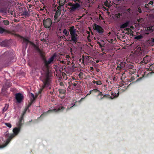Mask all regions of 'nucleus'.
<instances>
[{
    "instance_id": "a18cd8bd",
    "label": "nucleus",
    "mask_w": 154,
    "mask_h": 154,
    "mask_svg": "<svg viewBox=\"0 0 154 154\" xmlns=\"http://www.w3.org/2000/svg\"><path fill=\"white\" fill-rule=\"evenodd\" d=\"M82 75H83V73L82 72H80L79 73V77L80 78H82L83 77Z\"/></svg>"
},
{
    "instance_id": "0eeeda50",
    "label": "nucleus",
    "mask_w": 154,
    "mask_h": 154,
    "mask_svg": "<svg viewBox=\"0 0 154 154\" xmlns=\"http://www.w3.org/2000/svg\"><path fill=\"white\" fill-rule=\"evenodd\" d=\"M93 28L94 30L96 31L100 35H102L104 32V29L96 23L94 24Z\"/></svg>"
},
{
    "instance_id": "39448f33",
    "label": "nucleus",
    "mask_w": 154,
    "mask_h": 154,
    "mask_svg": "<svg viewBox=\"0 0 154 154\" xmlns=\"http://www.w3.org/2000/svg\"><path fill=\"white\" fill-rule=\"evenodd\" d=\"M65 109V108L63 106H60L59 107H58L57 109H53L50 110H49L47 112H44V113H43L41 115L40 117H42L46 115L47 114L48 112H61L63 111Z\"/></svg>"
},
{
    "instance_id": "4d7b16f0",
    "label": "nucleus",
    "mask_w": 154,
    "mask_h": 154,
    "mask_svg": "<svg viewBox=\"0 0 154 154\" xmlns=\"http://www.w3.org/2000/svg\"><path fill=\"white\" fill-rule=\"evenodd\" d=\"M69 57H69V55H66V58L69 59Z\"/></svg>"
},
{
    "instance_id": "338daca9",
    "label": "nucleus",
    "mask_w": 154,
    "mask_h": 154,
    "mask_svg": "<svg viewBox=\"0 0 154 154\" xmlns=\"http://www.w3.org/2000/svg\"><path fill=\"white\" fill-rule=\"evenodd\" d=\"M101 49L102 51H103L104 50V49L103 48H101Z\"/></svg>"
},
{
    "instance_id": "e2e57ef3",
    "label": "nucleus",
    "mask_w": 154,
    "mask_h": 154,
    "mask_svg": "<svg viewBox=\"0 0 154 154\" xmlns=\"http://www.w3.org/2000/svg\"><path fill=\"white\" fill-rule=\"evenodd\" d=\"M0 11L2 13H3V12H4V11L3 10H1Z\"/></svg>"
},
{
    "instance_id": "a878e982",
    "label": "nucleus",
    "mask_w": 154,
    "mask_h": 154,
    "mask_svg": "<svg viewBox=\"0 0 154 154\" xmlns=\"http://www.w3.org/2000/svg\"><path fill=\"white\" fill-rule=\"evenodd\" d=\"M38 52L39 53V54L41 57H42L43 58H45V56L44 54V53L43 52V51H42L41 50Z\"/></svg>"
},
{
    "instance_id": "6ab92c4d",
    "label": "nucleus",
    "mask_w": 154,
    "mask_h": 154,
    "mask_svg": "<svg viewBox=\"0 0 154 154\" xmlns=\"http://www.w3.org/2000/svg\"><path fill=\"white\" fill-rule=\"evenodd\" d=\"M111 96L109 94H104L102 97H101L100 99V100H101L103 99L104 98H110Z\"/></svg>"
},
{
    "instance_id": "58836bf2",
    "label": "nucleus",
    "mask_w": 154,
    "mask_h": 154,
    "mask_svg": "<svg viewBox=\"0 0 154 154\" xmlns=\"http://www.w3.org/2000/svg\"><path fill=\"white\" fill-rule=\"evenodd\" d=\"M75 1L76 2L75 3H78L79 4H82V2L81 1V0H75Z\"/></svg>"
},
{
    "instance_id": "79ce46f5",
    "label": "nucleus",
    "mask_w": 154,
    "mask_h": 154,
    "mask_svg": "<svg viewBox=\"0 0 154 154\" xmlns=\"http://www.w3.org/2000/svg\"><path fill=\"white\" fill-rule=\"evenodd\" d=\"M33 100H31V102L30 103H29V104L28 105L27 108H28L32 104V103H33Z\"/></svg>"
},
{
    "instance_id": "a19ab883",
    "label": "nucleus",
    "mask_w": 154,
    "mask_h": 154,
    "mask_svg": "<svg viewBox=\"0 0 154 154\" xmlns=\"http://www.w3.org/2000/svg\"><path fill=\"white\" fill-rule=\"evenodd\" d=\"M92 91H93V92H94L95 93H96L97 92H99L100 91L99 90L97 89H94L93 90H92Z\"/></svg>"
},
{
    "instance_id": "ddd939ff",
    "label": "nucleus",
    "mask_w": 154,
    "mask_h": 154,
    "mask_svg": "<svg viewBox=\"0 0 154 154\" xmlns=\"http://www.w3.org/2000/svg\"><path fill=\"white\" fill-rule=\"evenodd\" d=\"M129 23L130 21H126L125 23L122 24L120 26V28L121 29H123L126 28L128 26Z\"/></svg>"
},
{
    "instance_id": "e433bc0d",
    "label": "nucleus",
    "mask_w": 154,
    "mask_h": 154,
    "mask_svg": "<svg viewBox=\"0 0 154 154\" xmlns=\"http://www.w3.org/2000/svg\"><path fill=\"white\" fill-rule=\"evenodd\" d=\"M98 93H99L97 96V97L100 96H101V97H102V96H103V94L102 92L100 91V92H99Z\"/></svg>"
},
{
    "instance_id": "680f3d73",
    "label": "nucleus",
    "mask_w": 154,
    "mask_h": 154,
    "mask_svg": "<svg viewBox=\"0 0 154 154\" xmlns=\"http://www.w3.org/2000/svg\"><path fill=\"white\" fill-rule=\"evenodd\" d=\"M118 2L123 1L124 0H116Z\"/></svg>"
},
{
    "instance_id": "4be33fe9",
    "label": "nucleus",
    "mask_w": 154,
    "mask_h": 154,
    "mask_svg": "<svg viewBox=\"0 0 154 154\" xmlns=\"http://www.w3.org/2000/svg\"><path fill=\"white\" fill-rule=\"evenodd\" d=\"M111 94L114 97H118L119 95V93L118 92L117 94H116L115 93H113L112 92H111Z\"/></svg>"
},
{
    "instance_id": "3c124183",
    "label": "nucleus",
    "mask_w": 154,
    "mask_h": 154,
    "mask_svg": "<svg viewBox=\"0 0 154 154\" xmlns=\"http://www.w3.org/2000/svg\"><path fill=\"white\" fill-rule=\"evenodd\" d=\"M130 30H131V29L130 28H126V29H125V30L127 31H128L129 32H130Z\"/></svg>"
},
{
    "instance_id": "4468645a",
    "label": "nucleus",
    "mask_w": 154,
    "mask_h": 154,
    "mask_svg": "<svg viewBox=\"0 0 154 154\" xmlns=\"http://www.w3.org/2000/svg\"><path fill=\"white\" fill-rule=\"evenodd\" d=\"M150 59V57L148 55H146L143 59L144 62L146 64L149 61Z\"/></svg>"
},
{
    "instance_id": "f704fd0d",
    "label": "nucleus",
    "mask_w": 154,
    "mask_h": 154,
    "mask_svg": "<svg viewBox=\"0 0 154 154\" xmlns=\"http://www.w3.org/2000/svg\"><path fill=\"white\" fill-rule=\"evenodd\" d=\"M97 44H98L99 46H100V48H102V47H104V45H102L99 42H97Z\"/></svg>"
},
{
    "instance_id": "37998d69",
    "label": "nucleus",
    "mask_w": 154,
    "mask_h": 154,
    "mask_svg": "<svg viewBox=\"0 0 154 154\" xmlns=\"http://www.w3.org/2000/svg\"><path fill=\"white\" fill-rule=\"evenodd\" d=\"M50 93L51 95H54V94L55 92L54 91V89H53L52 91H50Z\"/></svg>"
},
{
    "instance_id": "13d9d810",
    "label": "nucleus",
    "mask_w": 154,
    "mask_h": 154,
    "mask_svg": "<svg viewBox=\"0 0 154 154\" xmlns=\"http://www.w3.org/2000/svg\"><path fill=\"white\" fill-rule=\"evenodd\" d=\"M77 85V84H76V83H73V86H75H75H76Z\"/></svg>"
},
{
    "instance_id": "774afa93",
    "label": "nucleus",
    "mask_w": 154,
    "mask_h": 154,
    "mask_svg": "<svg viewBox=\"0 0 154 154\" xmlns=\"http://www.w3.org/2000/svg\"><path fill=\"white\" fill-rule=\"evenodd\" d=\"M72 57H74V54H72Z\"/></svg>"
},
{
    "instance_id": "72a5a7b5",
    "label": "nucleus",
    "mask_w": 154,
    "mask_h": 154,
    "mask_svg": "<svg viewBox=\"0 0 154 154\" xmlns=\"http://www.w3.org/2000/svg\"><path fill=\"white\" fill-rule=\"evenodd\" d=\"M30 96L31 97H32L33 98V100H32L33 101L35 99V97L34 96V95L32 93H31L30 94Z\"/></svg>"
},
{
    "instance_id": "2f4dec72",
    "label": "nucleus",
    "mask_w": 154,
    "mask_h": 154,
    "mask_svg": "<svg viewBox=\"0 0 154 154\" xmlns=\"http://www.w3.org/2000/svg\"><path fill=\"white\" fill-rule=\"evenodd\" d=\"M6 30L0 27V33H3L4 32L6 31Z\"/></svg>"
},
{
    "instance_id": "412c9836",
    "label": "nucleus",
    "mask_w": 154,
    "mask_h": 154,
    "mask_svg": "<svg viewBox=\"0 0 154 154\" xmlns=\"http://www.w3.org/2000/svg\"><path fill=\"white\" fill-rule=\"evenodd\" d=\"M32 45H33L34 46V48L36 50L38 51V52H39L41 50L38 46H37L36 45H35L33 43H32Z\"/></svg>"
},
{
    "instance_id": "0e129e2a",
    "label": "nucleus",
    "mask_w": 154,
    "mask_h": 154,
    "mask_svg": "<svg viewBox=\"0 0 154 154\" xmlns=\"http://www.w3.org/2000/svg\"><path fill=\"white\" fill-rule=\"evenodd\" d=\"M93 92V91H92H92H90V92H89V93L88 94H91V92Z\"/></svg>"
},
{
    "instance_id": "9d476101",
    "label": "nucleus",
    "mask_w": 154,
    "mask_h": 154,
    "mask_svg": "<svg viewBox=\"0 0 154 154\" xmlns=\"http://www.w3.org/2000/svg\"><path fill=\"white\" fill-rule=\"evenodd\" d=\"M129 70V73L130 74H133L135 72V70L134 69V66L133 65V64H131L128 65L127 66Z\"/></svg>"
},
{
    "instance_id": "2eb2a0df",
    "label": "nucleus",
    "mask_w": 154,
    "mask_h": 154,
    "mask_svg": "<svg viewBox=\"0 0 154 154\" xmlns=\"http://www.w3.org/2000/svg\"><path fill=\"white\" fill-rule=\"evenodd\" d=\"M125 14H127L128 15L130 16L132 14V12L131 11V9L129 8L127 9L125 11Z\"/></svg>"
},
{
    "instance_id": "5701e85b",
    "label": "nucleus",
    "mask_w": 154,
    "mask_h": 154,
    "mask_svg": "<svg viewBox=\"0 0 154 154\" xmlns=\"http://www.w3.org/2000/svg\"><path fill=\"white\" fill-rule=\"evenodd\" d=\"M66 0H59V4L60 6H63L64 2H65Z\"/></svg>"
},
{
    "instance_id": "a211bd4d",
    "label": "nucleus",
    "mask_w": 154,
    "mask_h": 154,
    "mask_svg": "<svg viewBox=\"0 0 154 154\" xmlns=\"http://www.w3.org/2000/svg\"><path fill=\"white\" fill-rule=\"evenodd\" d=\"M23 116L21 117L20 118V120L18 122V124L17 126H20V127H21L22 125H23V123H22V121H23Z\"/></svg>"
},
{
    "instance_id": "b1692460",
    "label": "nucleus",
    "mask_w": 154,
    "mask_h": 154,
    "mask_svg": "<svg viewBox=\"0 0 154 154\" xmlns=\"http://www.w3.org/2000/svg\"><path fill=\"white\" fill-rule=\"evenodd\" d=\"M63 32L65 35L66 36H68L69 34V32H67L66 29H65L63 31Z\"/></svg>"
},
{
    "instance_id": "052dcab7",
    "label": "nucleus",
    "mask_w": 154,
    "mask_h": 154,
    "mask_svg": "<svg viewBox=\"0 0 154 154\" xmlns=\"http://www.w3.org/2000/svg\"><path fill=\"white\" fill-rule=\"evenodd\" d=\"M90 69L91 70H94V68H93V67H91L90 68Z\"/></svg>"
},
{
    "instance_id": "7c9ffc66",
    "label": "nucleus",
    "mask_w": 154,
    "mask_h": 154,
    "mask_svg": "<svg viewBox=\"0 0 154 154\" xmlns=\"http://www.w3.org/2000/svg\"><path fill=\"white\" fill-rule=\"evenodd\" d=\"M29 14L27 11H24L22 13V15L26 17Z\"/></svg>"
},
{
    "instance_id": "de8ad7c7",
    "label": "nucleus",
    "mask_w": 154,
    "mask_h": 154,
    "mask_svg": "<svg viewBox=\"0 0 154 154\" xmlns=\"http://www.w3.org/2000/svg\"><path fill=\"white\" fill-rule=\"evenodd\" d=\"M129 32V34H130V35H133V33H134V32L131 30H130V31Z\"/></svg>"
},
{
    "instance_id": "1a4fd4ad",
    "label": "nucleus",
    "mask_w": 154,
    "mask_h": 154,
    "mask_svg": "<svg viewBox=\"0 0 154 154\" xmlns=\"http://www.w3.org/2000/svg\"><path fill=\"white\" fill-rule=\"evenodd\" d=\"M57 10L55 15L54 16V20L56 22H58L59 20L57 18L60 16L61 12V6H58L57 7Z\"/></svg>"
},
{
    "instance_id": "423d86ee",
    "label": "nucleus",
    "mask_w": 154,
    "mask_h": 154,
    "mask_svg": "<svg viewBox=\"0 0 154 154\" xmlns=\"http://www.w3.org/2000/svg\"><path fill=\"white\" fill-rule=\"evenodd\" d=\"M154 2L153 0L150 1L148 4H146L144 7L142 8L143 10L146 12H147L150 10L153 7H154Z\"/></svg>"
},
{
    "instance_id": "aec40b11",
    "label": "nucleus",
    "mask_w": 154,
    "mask_h": 154,
    "mask_svg": "<svg viewBox=\"0 0 154 154\" xmlns=\"http://www.w3.org/2000/svg\"><path fill=\"white\" fill-rule=\"evenodd\" d=\"M55 57V56L54 55L52 56L50 58L48 59V61L51 63L54 61Z\"/></svg>"
},
{
    "instance_id": "bf43d9fd",
    "label": "nucleus",
    "mask_w": 154,
    "mask_h": 154,
    "mask_svg": "<svg viewBox=\"0 0 154 154\" xmlns=\"http://www.w3.org/2000/svg\"><path fill=\"white\" fill-rule=\"evenodd\" d=\"M134 79L133 77H131V81H133Z\"/></svg>"
},
{
    "instance_id": "8fccbe9b",
    "label": "nucleus",
    "mask_w": 154,
    "mask_h": 154,
    "mask_svg": "<svg viewBox=\"0 0 154 154\" xmlns=\"http://www.w3.org/2000/svg\"><path fill=\"white\" fill-rule=\"evenodd\" d=\"M82 59V61H84V55H82V59Z\"/></svg>"
},
{
    "instance_id": "49530a36",
    "label": "nucleus",
    "mask_w": 154,
    "mask_h": 154,
    "mask_svg": "<svg viewBox=\"0 0 154 154\" xmlns=\"http://www.w3.org/2000/svg\"><path fill=\"white\" fill-rule=\"evenodd\" d=\"M72 82L71 81H70L69 82H68V84H69V86H68V88L70 89V87H71V83Z\"/></svg>"
},
{
    "instance_id": "c9c22d12",
    "label": "nucleus",
    "mask_w": 154,
    "mask_h": 154,
    "mask_svg": "<svg viewBox=\"0 0 154 154\" xmlns=\"http://www.w3.org/2000/svg\"><path fill=\"white\" fill-rule=\"evenodd\" d=\"M5 125L9 128H11V125L9 123H5Z\"/></svg>"
},
{
    "instance_id": "c85d7f7f",
    "label": "nucleus",
    "mask_w": 154,
    "mask_h": 154,
    "mask_svg": "<svg viewBox=\"0 0 154 154\" xmlns=\"http://www.w3.org/2000/svg\"><path fill=\"white\" fill-rule=\"evenodd\" d=\"M3 23L5 25H8L9 24V21L7 20H4L3 21Z\"/></svg>"
},
{
    "instance_id": "864d4df0",
    "label": "nucleus",
    "mask_w": 154,
    "mask_h": 154,
    "mask_svg": "<svg viewBox=\"0 0 154 154\" xmlns=\"http://www.w3.org/2000/svg\"><path fill=\"white\" fill-rule=\"evenodd\" d=\"M60 62L61 63H63V64H65V62L63 60H62L60 61Z\"/></svg>"
},
{
    "instance_id": "4c0bfd02",
    "label": "nucleus",
    "mask_w": 154,
    "mask_h": 154,
    "mask_svg": "<svg viewBox=\"0 0 154 154\" xmlns=\"http://www.w3.org/2000/svg\"><path fill=\"white\" fill-rule=\"evenodd\" d=\"M147 30L149 31L152 32V29L151 26L147 27Z\"/></svg>"
},
{
    "instance_id": "473e14b6",
    "label": "nucleus",
    "mask_w": 154,
    "mask_h": 154,
    "mask_svg": "<svg viewBox=\"0 0 154 154\" xmlns=\"http://www.w3.org/2000/svg\"><path fill=\"white\" fill-rule=\"evenodd\" d=\"M59 97H60L61 99H64L65 97V95L59 94Z\"/></svg>"
},
{
    "instance_id": "6e6552de",
    "label": "nucleus",
    "mask_w": 154,
    "mask_h": 154,
    "mask_svg": "<svg viewBox=\"0 0 154 154\" xmlns=\"http://www.w3.org/2000/svg\"><path fill=\"white\" fill-rule=\"evenodd\" d=\"M68 5L71 7L70 9L72 11H75L76 10H78L81 6L78 3L73 4L71 2H69Z\"/></svg>"
},
{
    "instance_id": "f257e3e1",
    "label": "nucleus",
    "mask_w": 154,
    "mask_h": 154,
    "mask_svg": "<svg viewBox=\"0 0 154 154\" xmlns=\"http://www.w3.org/2000/svg\"><path fill=\"white\" fill-rule=\"evenodd\" d=\"M52 76L51 74L48 71L41 77V80L43 82V85L42 87L38 92L39 94H41L44 89H51V77Z\"/></svg>"
},
{
    "instance_id": "c03bdc74",
    "label": "nucleus",
    "mask_w": 154,
    "mask_h": 154,
    "mask_svg": "<svg viewBox=\"0 0 154 154\" xmlns=\"http://www.w3.org/2000/svg\"><path fill=\"white\" fill-rule=\"evenodd\" d=\"M137 11L139 12L140 13H141L142 12V11L140 7H139L138 8V9L137 10Z\"/></svg>"
},
{
    "instance_id": "603ef678",
    "label": "nucleus",
    "mask_w": 154,
    "mask_h": 154,
    "mask_svg": "<svg viewBox=\"0 0 154 154\" xmlns=\"http://www.w3.org/2000/svg\"><path fill=\"white\" fill-rule=\"evenodd\" d=\"M152 29V32L154 30V26H151Z\"/></svg>"
},
{
    "instance_id": "ea45409f",
    "label": "nucleus",
    "mask_w": 154,
    "mask_h": 154,
    "mask_svg": "<svg viewBox=\"0 0 154 154\" xmlns=\"http://www.w3.org/2000/svg\"><path fill=\"white\" fill-rule=\"evenodd\" d=\"M96 84L97 85H101L102 84L100 80L97 81H96Z\"/></svg>"
},
{
    "instance_id": "dca6fc26",
    "label": "nucleus",
    "mask_w": 154,
    "mask_h": 154,
    "mask_svg": "<svg viewBox=\"0 0 154 154\" xmlns=\"http://www.w3.org/2000/svg\"><path fill=\"white\" fill-rule=\"evenodd\" d=\"M44 63L45 66L48 68L49 67V65L51 63L45 58L44 59Z\"/></svg>"
},
{
    "instance_id": "69168bd1",
    "label": "nucleus",
    "mask_w": 154,
    "mask_h": 154,
    "mask_svg": "<svg viewBox=\"0 0 154 154\" xmlns=\"http://www.w3.org/2000/svg\"><path fill=\"white\" fill-rule=\"evenodd\" d=\"M130 28L132 29H134V27L133 26H131L130 27Z\"/></svg>"
},
{
    "instance_id": "bb28decb",
    "label": "nucleus",
    "mask_w": 154,
    "mask_h": 154,
    "mask_svg": "<svg viewBox=\"0 0 154 154\" xmlns=\"http://www.w3.org/2000/svg\"><path fill=\"white\" fill-rule=\"evenodd\" d=\"M9 105L7 104H6L5 107L3 109V111L4 112L6 111L8 108Z\"/></svg>"
},
{
    "instance_id": "cd10ccee",
    "label": "nucleus",
    "mask_w": 154,
    "mask_h": 154,
    "mask_svg": "<svg viewBox=\"0 0 154 154\" xmlns=\"http://www.w3.org/2000/svg\"><path fill=\"white\" fill-rule=\"evenodd\" d=\"M121 63H120L116 67V69L117 70L120 71L121 69Z\"/></svg>"
},
{
    "instance_id": "5fc2aeb1",
    "label": "nucleus",
    "mask_w": 154,
    "mask_h": 154,
    "mask_svg": "<svg viewBox=\"0 0 154 154\" xmlns=\"http://www.w3.org/2000/svg\"><path fill=\"white\" fill-rule=\"evenodd\" d=\"M151 40L152 42L154 43V38H151Z\"/></svg>"
},
{
    "instance_id": "f3484780",
    "label": "nucleus",
    "mask_w": 154,
    "mask_h": 154,
    "mask_svg": "<svg viewBox=\"0 0 154 154\" xmlns=\"http://www.w3.org/2000/svg\"><path fill=\"white\" fill-rule=\"evenodd\" d=\"M58 91L60 94L65 95L66 90L65 89H59Z\"/></svg>"
},
{
    "instance_id": "9b49d317",
    "label": "nucleus",
    "mask_w": 154,
    "mask_h": 154,
    "mask_svg": "<svg viewBox=\"0 0 154 154\" xmlns=\"http://www.w3.org/2000/svg\"><path fill=\"white\" fill-rule=\"evenodd\" d=\"M15 99L17 102L18 103H20L23 98V95L20 93H17L15 94Z\"/></svg>"
},
{
    "instance_id": "7ed1b4c3",
    "label": "nucleus",
    "mask_w": 154,
    "mask_h": 154,
    "mask_svg": "<svg viewBox=\"0 0 154 154\" xmlns=\"http://www.w3.org/2000/svg\"><path fill=\"white\" fill-rule=\"evenodd\" d=\"M71 35V39L70 41L71 42L76 43L77 42L79 38V35L76 33V29L74 28V26L70 27L69 29Z\"/></svg>"
},
{
    "instance_id": "c756f323",
    "label": "nucleus",
    "mask_w": 154,
    "mask_h": 154,
    "mask_svg": "<svg viewBox=\"0 0 154 154\" xmlns=\"http://www.w3.org/2000/svg\"><path fill=\"white\" fill-rule=\"evenodd\" d=\"M120 63L121 64V69H122L125 66V65L126 63L123 62H122Z\"/></svg>"
},
{
    "instance_id": "f03ea898",
    "label": "nucleus",
    "mask_w": 154,
    "mask_h": 154,
    "mask_svg": "<svg viewBox=\"0 0 154 154\" xmlns=\"http://www.w3.org/2000/svg\"><path fill=\"white\" fill-rule=\"evenodd\" d=\"M18 127L15 128L13 129V134H10L7 133L5 134V137L7 138L6 142L4 144L0 145V148H3L5 147L12 139L19 134L20 131L21 127H20V126H18Z\"/></svg>"
},
{
    "instance_id": "09e8293b",
    "label": "nucleus",
    "mask_w": 154,
    "mask_h": 154,
    "mask_svg": "<svg viewBox=\"0 0 154 154\" xmlns=\"http://www.w3.org/2000/svg\"><path fill=\"white\" fill-rule=\"evenodd\" d=\"M61 86H64V85L63 82H61L59 84Z\"/></svg>"
},
{
    "instance_id": "20e7f679",
    "label": "nucleus",
    "mask_w": 154,
    "mask_h": 154,
    "mask_svg": "<svg viewBox=\"0 0 154 154\" xmlns=\"http://www.w3.org/2000/svg\"><path fill=\"white\" fill-rule=\"evenodd\" d=\"M42 22L45 28L49 29H51L52 23L51 19L50 18H45L43 20Z\"/></svg>"
},
{
    "instance_id": "6e6d98bb",
    "label": "nucleus",
    "mask_w": 154,
    "mask_h": 154,
    "mask_svg": "<svg viewBox=\"0 0 154 154\" xmlns=\"http://www.w3.org/2000/svg\"><path fill=\"white\" fill-rule=\"evenodd\" d=\"M92 83L94 84H96V81L95 80H93L92 81Z\"/></svg>"
},
{
    "instance_id": "393cba45",
    "label": "nucleus",
    "mask_w": 154,
    "mask_h": 154,
    "mask_svg": "<svg viewBox=\"0 0 154 154\" xmlns=\"http://www.w3.org/2000/svg\"><path fill=\"white\" fill-rule=\"evenodd\" d=\"M142 36L140 35H137L134 37V39L136 40H139L141 39Z\"/></svg>"
},
{
    "instance_id": "f8f14e48",
    "label": "nucleus",
    "mask_w": 154,
    "mask_h": 154,
    "mask_svg": "<svg viewBox=\"0 0 154 154\" xmlns=\"http://www.w3.org/2000/svg\"><path fill=\"white\" fill-rule=\"evenodd\" d=\"M22 38L23 39V43L26 45V47L28 43H30L31 44H32V42L29 41L28 39L23 37H22Z\"/></svg>"
}]
</instances>
